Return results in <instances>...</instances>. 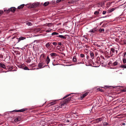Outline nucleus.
Returning <instances> with one entry per match:
<instances>
[{
  "mask_svg": "<svg viewBox=\"0 0 126 126\" xmlns=\"http://www.w3.org/2000/svg\"><path fill=\"white\" fill-rule=\"evenodd\" d=\"M117 50H115L114 48H111L110 51V53L111 56H112L113 55H116L117 54Z\"/></svg>",
  "mask_w": 126,
  "mask_h": 126,
  "instance_id": "1",
  "label": "nucleus"
},
{
  "mask_svg": "<svg viewBox=\"0 0 126 126\" xmlns=\"http://www.w3.org/2000/svg\"><path fill=\"white\" fill-rule=\"evenodd\" d=\"M13 69V67L12 66H10V67L9 69L10 70H12Z\"/></svg>",
  "mask_w": 126,
  "mask_h": 126,
  "instance_id": "55",
  "label": "nucleus"
},
{
  "mask_svg": "<svg viewBox=\"0 0 126 126\" xmlns=\"http://www.w3.org/2000/svg\"><path fill=\"white\" fill-rule=\"evenodd\" d=\"M90 55L91 58L92 59H94V54L92 51L90 52Z\"/></svg>",
  "mask_w": 126,
  "mask_h": 126,
  "instance_id": "11",
  "label": "nucleus"
},
{
  "mask_svg": "<svg viewBox=\"0 0 126 126\" xmlns=\"http://www.w3.org/2000/svg\"><path fill=\"white\" fill-rule=\"evenodd\" d=\"M90 62L91 63H92L93 65H94V62H93V61H92V60H90Z\"/></svg>",
  "mask_w": 126,
  "mask_h": 126,
  "instance_id": "46",
  "label": "nucleus"
},
{
  "mask_svg": "<svg viewBox=\"0 0 126 126\" xmlns=\"http://www.w3.org/2000/svg\"><path fill=\"white\" fill-rule=\"evenodd\" d=\"M52 44L54 46H56L57 45V43H56V42H53L52 43Z\"/></svg>",
  "mask_w": 126,
  "mask_h": 126,
  "instance_id": "44",
  "label": "nucleus"
},
{
  "mask_svg": "<svg viewBox=\"0 0 126 126\" xmlns=\"http://www.w3.org/2000/svg\"><path fill=\"white\" fill-rule=\"evenodd\" d=\"M27 108H24L21 109V110H14L12 111H16L17 112H23L27 110Z\"/></svg>",
  "mask_w": 126,
  "mask_h": 126,
  "instance_id": "7",
  "label": "nucleus"
},
{
  "mask_svg": "<svg viewBox=\"0 0 126 126\" xmlns=\"http://www.w3.org/2000/svg\"><path fill=\"white\" fill-rule=\"evenodd\" d=\"M56 103V101H52L48 104V105L49 106L53 105L55 104Z\"/></svg>",
  "mask_w": 126,
  "mask_h": 126,
  "instance_id": "14",
  "label": "nucleus"
},
{
  "mask_svg": "<svg viewBox=\"0 0 126 126\" xmlns=\"http://www.w3.org/2000/svg\"><path fill=\"white\" fill-rule=\"evenodd\" d=\"M93 29L95 32H96V31H97L98 30L97 29V27L93 28Z\"/></svg>",
  "mask_w": 126,
  "mask_h": 126,
  "instance_id": "39",
  "label": "nucleus"
},
{
  "mask_svg": "<svg viewBox=\"0 0 126 126\" xmlns=\"http://www.w3.org/2000/svg\"><path fill=\"white\" fill-rule=\"evenodd\" d=\"M115 40L117 42H118L119 41V40L118 38H116L115 39Z\"/></svg>",
  "mask_w": 126,
  "mask_h": 126,
  "instance_id": "54",
  "label": "nucleus"
},
{
  "mask_svg": "<svg viewBox=\"0 0 126 126\" xmlns=\"http://www.w3.org/2000/svg\"><path fill=\"white\" fill-rule=\"evenodd\" d=\"M50 55L52 57H56L57 56V54L55 53H52L50 54Z\"/></svg>",
  "mask_w": 126,
  "mask_h": 126,
  "instance_id": "17",
  "label": "nucleus"
},
{
  "mask_svg": "<svg viewBox=\"0 0 126 126\" xmlns=\"http://www.w3.org/2000/svg\"><path fill=\"white\" fill-rule=\"evenodd\" d=\"M123 63H126V59L125 58L123 59Z\"/></svg>",
  "mask_w": 126,
  "mask_h": 126,
  "instance_id": "36",
  "label": "nucleus"
},
{
  "mask_svg": "<svg viewBox=\"0 0 126 126\" xmlns=\"http://www.w3.org/2000/svg\"><path fill=\"white\" fill-rule=\"evenodd\" d=\"M99 12L98 11H95L94 13V15H97L98 14H99Z\"/></svg>",
  "mask_w": 126,
  "mask_h": 126,
  "instance_id": "35",
  "label": "nucleus"
},
{
  "mask_svg": "<svg viewBox=\"0 0 126 126\" xmlns=\"http://www.w3.org/2000/svg\"><path fill=\"white\" fill-rule=\"evenodd\" d=\"M77 61L76 58V56H74L73 58V61L74 62H76Z\"/></svg>",
  "mask_w": 126,
  "mask_h": 126,
  "instance_id": "26",
  "label": "nucleus"
},
{
  "mask_svg": "<svg viewBox=\"0 0 126 126\" xmlns=\"http://www.w3.org/2000/svg\"><path fill=\"white\" fill-rule=\"evenodd\" d=\"M77 123H74V124H73V125H75V126H76V125H77Z\"/></svg>",
  "mask_w": 126,
  "mask_h": 126,
  "instance_id": "62",
  "label": "nucleus"
},
{
  "mask_svg": "<svg viewBox=\"0 0 126 126\" xmlns=\"http://www.w3.org/2000/svg\"><path fill=\"white\" fill-rule=\"evenodd\" d=\"M104 117H102L97 118L96 119V121L97 122H99L102 120H103L104 119Z\"/></svg>",
  "mask_w": 126,
  "mask_h": 126,
  "instance_id": "9",
  "label": "nucleus"
},
{
  "mask_svg": "<svg viewBox=\"0 0 126 126\" xmlns=\"http://www.w3.org/2000/svg\"><path fill=\"white\" fill-rule=\"evenodd\" d=\"M118 63V62H117V61H115L112 64V65H111L113 66H115L117 65Z\"/></svg>",
  "mask_w": 126,
  "mask_h": 126,
  "instance_id": "21",
  "label": "nucleus"
},
{
  "mask_svg": "<svg viewBox=\"0 0 126 126\" xmlns=\"http://www.w3.org/2000/svg\"><path fill=\"white\" fill-rule=\"evenodd\" d=\"M20 119L19 117H17L15 119L14 121L15 122H17L20 120Z\"/></svg>",
  "mask_w": 126,
  "mask_h": 126,
  "instance_id": "18",
  "label": "nucleus"
},
{
  "mask_svg": "<svg viewBox=\"0 0 126 126\" xmlns=\"http://www.w3.org/2000/svg\"><path fill=\"white\" fill-rule=\"evenodd\" d=\"M49 3L48 1L45 2L44 3L43 5L45 6H47L49 4Z\"/></svg>",
  "mask_w": 126,
  "mask_h": 126,
  "instance_id": "23",
  "label": "nucleus"
},
{
  "mask_svg": "<svg viewBox=\"0 0 126 126\" xmlns=\"http://www.w3.org/2000/svg\"><path fill=\"white\" fill-rule=\"evenodd\" d=\"M103 124L104 126L110 125L108 122H104L103 121Z\"/></svg>",
  "mask_w": 126,
  "mask_h": 126,
  "instance_id": "13",
  "label": "nucleus"
},
{
  "mask_svg": "<svg viewBox=\"0 0 126 126\" xmlns=\"http://www.w3.org/2000/svg\"><path fill=\"white\" fill-rule=\"evenodd\" d=\"M115 9L114 8L109 9L108 10V13H110L112 12Z\"/></svg>",
  "mask_w": 126,
  "mask_h": 126,
  "instance_id": "16",
  "label": "nucleus"
},
{
  "mask_svg": "<svg viewBox=\"0 0 126 126\" xmlns=\"http://www.w3.org/2000/svg\"><path fill=\"white\" fill-rule=\"evenodd\" d=\"M47 25L49 27H51L52 26V24L51 23H48L47 24Z\"/></svg>",
  "mask_w": 126,
  "mask_h": 126,
  "instance_id": "32",
  "label": "nucleus"
},
{
  "mask_svg": "<svg viewBox=\"0 0 126 126\" xmlns=\"http://www.w3.org/2000/svg\"><path fill=\"white\" fill-rule=\"evenodd\" d=\"M61 0H57L56 1V2L57 3H59V2H61Z\"/></svg>",
  "mask_w": 126,
  "mask_h": 126,
  "instance_id": "53",
  "label": "nucleus"
},
{
  "mask_svg": "<svg viewBox=\"0 0 126 126\" xmlns=\"http://www.w3.org/2000/svg\"><path fill=\"white\" fill-rule=\"evenodd\" d=\"M26 38V37L25 36H21L19 38H16V39L18 40V42H17V43L25 39Z\"/></svg>",
  "mask_w": 126,
  "mask_h": 126,
  "instance_id": "5",
  "label": "nucleus"
},
{
  "mask_svg": "<svg viewBox=\"0 0 126 126\" xmlns=\"http://www.w3.org/2000/svg\"><path fill=\"white\" fill-rule=\"evenodd\" d=\"M22 68L24 69L25 70H29L28 68L26 66H25V67H24V68Z\"/></svg>",
  "mask_w": 126,
  "mask_h": 126,
  "instance_id": "38",
  "label": "nucleus"
},
{
  "mask_svg": "<svg viewBox=\"0 0 126 126\" xmlns=\"http://www.w3.org/2000/svg\"><path fill=\"white\" fill-rule=\"evenodd\" d=\"M3 57V55L1 54H0V58L2 59Z\"/></svg>",
  "mask_w": 126,
  "mask_h": 126,
  "instance_id": "51",
  "label": "nucleus"
},
{
  "mask_svg": "<svg viewBox=\"0 0 126 126\" xmlns=\"http://www.w3.org/2000/svg\"><path fill=\"white\" fill-rule=\"evenodd\" d=\"M66 103H65V102H64V101H63V103H61V106L62 107L63 106H65V105H66Z\"/></svg>",
  "mask_w": 126,
  "mask_h": 126,
  "instance_id": "30",
  "label": "nucleus"
},
{
  "mask_svg": "<svg viewBox=\"0 0 126 126\" xmlns=\"http://www.w3.org/2000/svg\"><path fill=\"white\" fill-rule=\"evenodd\" d=\"M25 5L24 4H22V5H20V6H18L17 8L18 9H22L24 6H25Z\"/></svg>",
  "mask_w": 126,
  "mask_h": 126,
  "instance_id": "20",
  "label": "nucleus"
},
{
  "mask_svg": "<svg viewBox=\"0 0 126 126\" xmlns=\"http://www.w3.org/2000/svg\"><path fill=\"white\" fill-rule=\"evenodd\" d=\"M95 32L93 29L91 30L90 31H89V32H91L93 33H95Z\"/></svg>",
  "mask_w": 126,
  "mask_h": 126,
  "instance_id": "33",
  "label": "nucleus"
},
{
  "mask_svg": "<svg viewBox=\"0 0 126 126\" xmlns=\"http://www.w3.org/2000/svg\"><path fill=\"white\" fill-rule=\"evenodd\" d=\"M70 116V115L69 113H67L65 115V117L66 118H69Z\"/></svg>",
  "mask_w": 126,
  "mask_h": 126,
  "instance_id": "24",
  "label": "nucleus"
},
{
  "mask_svg": "<svg viewBox=\"0 0 126 126\" xmlns=\"http://www.w3.org/2000/svg\"><path fill=\"white\" fill-rule=\"evenodd\" d=\"M31 61V60L29 58H27V63H30Z\"/></svg>",
  "mask_w": 126,
  "mask_h": 126,
  "instance_id": "28",
  "label": "nucleus"
},
{
  "mask_svg": "<svg viewBox=\"0 0 126 126\" xmlns=\"http://www.w3.org/2000/svg\"><path fill=\"white\" fill-rule=\"evenodd\" d=\"M79 49H81L82 48V47H79Z\"/></svg>",
  "mask_w": 126,
  "mask_h": 126,
  "instance_id": "60",
  "label": "nucleus"
},
{
  "mask_svg": "<svg viewBox=\"0 0 126 126\" xmlns=\"http://www.w3.org/2000/svg\"><path fill=\"white\" fill-rule=\"evenodd\" d=\"M40 5L39 3L38 2H37L33 3L32 5L30 6L29 7L30 8H35L39 6Z\"/></svg>",
  "mask_w": 126,
  "mask_h": 126,
  "instance_id": "3",
  "label": "nucleus"
},
{
  "mask_svg": "<svg viewBox=\"0 0 126 126\" xmlns=\"http://www.w3.org/2000/svg\"><path fill=\"white\" fill-rule=\"evenodd\" d=\"M16 10V8L14 7H12L8 10H4V11H6L7 13H9L10 11H11L13 12H14Z\"/></svg>",
  "mask_w": 126,
  "mask_h": 126,
  "instance_id": "2",
  "label": "nucleus"
},
{
  "mask_svg": "<svg viewBox=\"0 0 126 126\" xmlns=\"http://www.w3.org/2000/svg\"><path fill=\"white\" fill-rule=\"evenodd\" d=\"M72 97H70L64 100V102L66 103H68V102L70 101L71 100V98Z\"/></svg>",
  "mask_w": 126,
  "mask_h": 126,
  "instance_id": "8",
  "label": "nucleus"
},
{
  "mask_svg": "<svg viewBox=\"0 0 126 126\" xmlns=\"http://www.w3.org/2000/svg\"><path fill=\"white\" fill-rule=\"evenodd\" d=\"M99 31L100 32H104V29L100 28L99 29Z\"/></svg>",
  "mask_w": 126,
  "mask_h": 126,
  "instance_id": "25",
  "label": "nucleus"
},
{
  "mask_svg": "<svg viewBox=\"0 0 126 126\" xmlns=\"http://www.w3.org/2000/svg\"><path fill=\"white\" fill-rule=\"evenodd\" d=\"M101 58L99 59V61L100 63L103 64L104 63L105 60L104 57L102 56H101Z\"/></svg>",
  "mask_w": 126,
  "mask_h": 126,
  "instance_id": "6",
  "label": "nucleus"
},
{
  "mask_svg": "<svg viewBox=\"0 0 126 126\" xmlns=\"http://www.w3.org/2000/svg\"><path fill=\"white\" fill-rule=\"evenodd\" d=\"M50 61V59L49 58V57L47 56V59L46 60V62L47 63V64H48L49 63Z\"/></svg>",
  "mask_w": 126,
  "mask_h": 126,
  "instance_id": "15",
  "label": "nucleus"
},
{
  "mask_svg": "<svg viewBox=\"0 0 126 126\" xmlns=\"http://www.w3.org/2000/svg\"><path fill=\"white\" fill-rule=\"evenodd\" d=\"M51 43L49 42L47 43L45 45L46 47L47 48H49V47L50 46Z\"/></svg>",
  "mask_w": 126,
  "mask_h": 126,
  "instance_id": "19",
  "label": "nucleus"
},
{
  "mask_svg": "<svg viewBox=\"0 0 126 126\" xmlns=\"http://www.w3.org/2000/svg\"><path fill=\"white\" fill-rule=\"evenodd\" d=\"M106 17V16H104V17H101L100 18H105V17Z\"/></svg>",
  "mask_w": 126,
  "mask_h": 126,
  "instance_id": "63",
  "label": "nucleus"
},
{
  "mask_svg": "<svg viewBox=\"0 0 126 126\" xmlns=\"http://www.w3.org/2000/svg\"><path fill=\"white\" fill-rule=\"evenodd\" d=\"M58 45L59 46H61L62 45V43L61 42H59L58 43Z\"/></svg>",
  "mask_w": 126,
  "mask_h": 126,
  "instance_id": "56",
  "label": "nucleus"
},
{
  "mask_svg": "<svg viewBox=\"0 0 126 126\" xmlns=\"http://www.w3.org/2000/svg\"><path fill=\"white\" fill-rule=\"evenodd\" d=\"M57 36L58 37H60V38H63L64 39H66V37L63 35H60L58 36Z\"/></svg>",
  "mask_w": 126,
  "mask_h": 126,
  "instance_id": "22",
  "label": "nucleus"
},
{
  "mask_svg": "<svg viewBox=\"0 0 126 126\" xmlns=\"http://www.w3.org/2000/svg\"><path fill=\"white\" fill-rule=\"evenodd\" d=\"M122 42L123 43V44H126V40H124L122 41Z\"/></svg>",
  "mask_w": 126,
  "mask_h": 126,
  "instance_id": "34",
  "label": "nucleus"
},
{
  "mask_svg": "<svg viewBox=\"0 0 126 126\" xmlns=\"http://www.w3.org/2000/svg\"><path fill=\"white\" fill-rule=\"evenodd\" d=\"M123 54L124 56H125L126 54V52H125L123 53Z\"/></svg>",
  "mask_w": 126,
  "mask_h": 126,
  "instance_id": "59",
  "label": "nucleus"
},
{
  "mask_svg": "<svg viewBox=\"0 0 126 126\" xmlns=\"http://www.w3.org/2000/svg\"><path fill=\"white\" fill-rule=\"evenodd\" d=\"M120 66L121 68H126V65H121Z\"/></svg>",
  "mask_w": 126,
  "mask_h": 126,
  "instance_id": "27",
  "label": "nucleus"
},
{
  "mask_svg": "<svg viewBox=\"0 0 126 126\" xmlns=\"http://www.w3.org/2000/svg\"><path fill=\"white\" fill-rule=\"evenodd\" d=\"M97 91H101V92H102L103 91L102 90V89L101 88H98L97 89Z\"/></svg>",
  "mask_w": 126,
  "mask_h": 126,
  "instance_id": "41",
  "label": "nucleus"
},
{
  "mask_svg": "<svg viewBox=\"0 0 126 126\" xmlns=\"http://www.w3.org/2000/svg\"><path fill=\"white\" fill-rule=\"evenodd\" d=\"M47 66L45 64V63L44 62H42L39 63L38 67L40 68H41Z\"/></svg>",
  "mask_w": 126,
  "mask_h": 126,
  "instance_id": "4",
  "label": "nucleus"
},
{
  "mask_svg": "<svg viewBox=\"0 0 126 126\" xmlns=\"http://www.w3.org/2000/svg\"><path fill=\"white\" fill-rule=\"evenodd\" d=\"M63 125L62 124H59L58 125V126H63Z\"/></svg>",
  "mask_w": 126,
  "mask_h": 126,
  "instance_id": "61",
  "label": "nucleus"
},
{
  "mask_svg": "<svg viewBox=\"0 0 126 126\" xmlns=\"http://www.w3.org/2000/svg\"><path fill=\"white\" fill-rule=\"evenodd\" d=\"M41 57H42V58L44 59L45 57V55L44 54H42L41 55Z\"/></svg>",
  "mask_w": 126,
  "mask_h": 126,
  "instance_id": "43",
  "label": "nucleus"
},
{
  "mask_svg": "<svg viewBox=\"0 0 126 126\" xmlns=\"http://www.w3.org/2000/svg\"><path fill=\"white\" fill-rule=\"evenodd\" d=\"M95 45L96 46H97L98 47H100V45H98L97 44H95Z\"/></svg>",
  "mask_w": 126,
  "mask_h": 126,
  "instance_id": "52",
  "label": "nucleus"
},
{
  "mask_svg": "<svg viewBox=\"0 0 126 126\" xmlns=\"http://www.w3.org/2000/svg\"><path fill=\"white\" fill-rule=\"evenodd\" d=\"M126 125V123H122V125L123 126H125Z\"/></svg>",
  "mask_w": 126,
  "mask_h": 126,
  "instance_id": "57",
  "label": "nucleus"
},
{
  "mask_svg": "<svg viewBox=\"0 0 126 126\" xmlns=\"http://www.w3.org/2000/svg\"><path fill=\"white\" fill-rule=\"evenodd\" d=\"M80 56L81 58H84L85 57V56L84 54H80Z\"/></svg>",
  "mask_w": 126,
  "mask_h": 126,
  "instance_id": "37",
  "label": "nucleus"
},
{
  "mask_svg": "<svg viewBox=\"0 0 126 126\" xmlns=\"http://www.w3.org/2000/svg\"><path fill=\"white\" fill-rule=\"evenodd\" d=\"M121 91L122 92H126V88L125 89H124L122 90Z\"/></svg>",
  "mask_w": 126,
  "mask_h": 126,
  "instance_id": "45",
  "label": "nucleus"
},
{
  "mask_svg": "<svg viewBox=\"0 0 126 126\" xmlns=\"http://www.w3.org/2000/svg\"><path fill=\"white\" fill-rule=\"evenodd\" d=\"M112 62H111V61H110L108 63V64H109V65L110 64V65H112Z\"/></svg>",
  "mask_w": 126,
  "mask_h": 126,
  "instance_id": "49",
  "label": "nucleus"
},
{
  "mask_svg": "<svg viewBox=\"0 0 126 126\" xmlns=\"http://www.w3.org/2000/svg\"><path fill=\"white\" fill-rule=\"evenodd\" d=\"M93 29L95 32H96V31H97L98 30L97 29V27L93 28Z\"/></svg>",
  "mask_w": 126,
  "mask_h": 126,
  "instance_id": "40",
  "label": "nucleus"
},
{
  "mask_svg": "<svg viewBox=\"0 0 126 126\" xmlns=\"http://www.w3.org/2000/svg\"><path fill=\"white\" fill-rule=\"evenodd\" d=\"M70 95V94H67L63 98V99H64L65 98H66V97H67V96H69Z\"/></svg>",
  "mask_w": 126,
  "mask_h": 126,
  "instance_id": "42",
  "label": "nucleus"
},
{
  "mask_svg": "<svg viewBox=\"0 0 126 126\" xmlns=\"http://www.w3.org/2000/svg\"><path fill=\"white\" fill-rule=\"evenodd\" d=\"M52 30V29H49L48 30H47L46 31V32H50Z\"/></svg>",
  "mask_w": 126,
  "mask_h": 126,
  "instance_id": "47",
  "label": "nucleus"
},
{
  "mask_svg": "<svg viewBox=\"0 0 126 126\" xmlns=\"http://www.w3.org/2000/svg\"><path fill=\"white\" fill-rule=\"evenodd\" d=\"M60 47L59 46H58L57 47V48L59 49L60 48Z\"/></svg>",
  "mask_w": 126,
  "mask_h": 126,
  "instance_id": "64",
  "label": "nucleus"
},
{
  "mask_svg": "<svg viewBox=\"0 0 126 126\" xmlns=\"http://www.w3.org/2000/svg\"><path fill=\"white\" fill-rule=\"evenodd\" d=\"M106 11H103V13H102V14H103V15H105V14L106 13Z\"/></svg>",
  "mask_w": 126,
  "mask_h": 126,
  "instance_id": "50",
  "label": "nucleus"
},
{
  "mask_svg": "<svg viewBox=\"0 0 126 126\" xmlns=\"http://www.w3.org/2000/svg\"><path fill=\"white\" fill-rule=\"evenodd\" d=\"M88 93L89 92H86L84 94L81 95V98L82 99L84 98L88 94Z\"/></svg>",
  "mask_w": 126,
  "mask_h": 126,
  "instance_id": "10",
  "label": "nucleus"
},
{
  "mask_svg": "<svg viewBox=\"0 0 126 126\" xmlns=\"http://www.w3.org/2000/svg\"><path fill=\"white\" fill-rule=\"evenodd\" d=\"M26 24L29 26H31L32 25L31 22H29L26 23Z\"/></svg>",
  "mask_w": 126,
  "mask_h": 126,
  "instance_id": "31",
  "label": "nucleus"
},
{
  "mask_svg": "<svg viewBox=\"0 0 126 126\" xmlns=\"http://www.w3.org/2000/svg\"><path fill=\"white\" fill-rule=\"evenodd\" d=\"M3 13V11L1 10H0V16Z\"/></svg>",
  "mask_w": 126,
  "mask_h": 126,
  "instance_id": "48",
  "label": "nucleus"
},
{
  "mask_svg": "<svg viewBox=\"0 0 126 126\" xmlns=\"http://www.w3.org/2000/svg\"><path fill=\"white\" fill-rule=\"evenodd\" d=\"M0 67L4 69H5L6 68L5 65L2 63H0Z\"/></svg>",
  "mask_w": 126,
  "mask_h": 126,
  "instance_id": "12",
  "label": "nucleus"
},
{
  "mask_svg": "<svg viewBox=\"0 0 126 126\" xmlns=\"http://www.w3.org/2000/svg\"><path fill=\"white\" fill-rule=\"evenodd\" d=\"M59 34V33H57L56 32H54L52 33L51 34V35H57Z\"/></svg>",
  "mask_w": 126,
  "mask_h": 126,
  "instance_id": "29",
  "label": "nucleus"
},
{
  "mask_svg": "<svg viewBox=\"0 0 126 126\" xmlns=\"http://www.w3.org/2000/svg\"><path fill=\"white\" fill-rule=\"evenodd\" d=\"M10 66H6V67H7V68L8 69H9V68H10Z\"/></svg>",
  "mask_w": 126,
  "mask_h": 126,
  "instance_id": "58",
  "label": "nucleus"
}]
</instances>
